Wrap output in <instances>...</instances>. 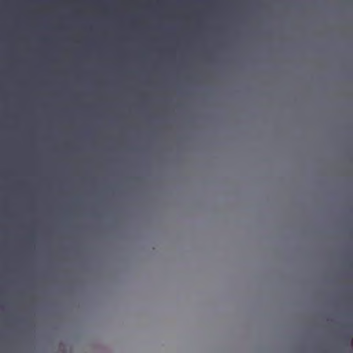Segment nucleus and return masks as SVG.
<instances>
[{"label":"nucleus","mask_w":353,"mask_h":353,"mask_svg":"<svg viewBox=\"0 0 353 353\" xmlns=\"http://www.w3.org/2000/svg\"><path fill=\"white\" fill-rule=\"evenodd\" d=\"M352 345L353 347V339H352Z\"/></svg>","instance_id":"obj_1"}]
</instances>
